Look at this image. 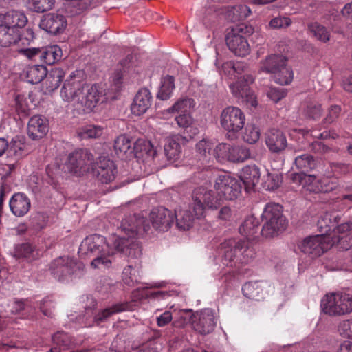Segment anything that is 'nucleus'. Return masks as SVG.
<instances>
[{"mask_svg": "<svg viewBox=\"0 0 352 352\" xmlns=\"http://www.w3.org/2000/svg\"><path fill=\"white\" fill-rule=\"evenodd\" d=\"M192 199L190 210L174 212L175 224L179 230H189L195 219H199L204 217L206 208L216 210L222 205L221 198L218 199L212 190H207L203 186L195 189Z\"/></svg>", "mask_w": 352, "mask_h": 352, "instance_id": "2", "label": "nucleus"}, {"mask_svg": "<svg viewBox=\"0 0 352 352\" xmlns=\"http://www.w3.org/2000/svg\"><path fill=\"white\" fill-rule=\"evenodd\" d=\"M254 81L252 74H245L239 77L235 82L230 84L229 87L233 96L239 103L245 104L252 107L258 104L256 98L250 85Z\"/></svg>", "mask_w": 352, "mask_h": 352, "instance_id": "10", "label": "nucleus"}, {"mask_svg": "<svg viewBox=\"0 0 352 352\" xmlns=\"http://www.w3.org/2000/svg\"><path fill=\"white\" fill-rule=\"evenodd\" d=\"M92 160L93 155L87 149H76L68 155L66 167L70 173L81 176L89 170Z\"/></svg>", "mask_w": 352, "mask_h": 352, "instance_id": "15", "label": "nucleus"}, {"mask_svg": "<svg viewBox=\"0 0 352 352\" xmlns=\"http://www.w3.org/2000/svg\"><path fill=\"white\" fill-rule=\"evenodd\" d=\"M19 53L27 57L29 60L41 61V47H29L21 49Z\"/></svg>", "mask_w": 352, "mask_h": 352, "instance_id": "55", "label": "nucleus"}, {"mask_svg": "<svg viewBox=\"0 0 352 352\" xmlns=\"http://www.w3.org/2000/svg\"><path fill=\"white\" fill-rule=\"evenodd\" d=\"M265 144L273 153H280L287 146L285 135L279 129H271L265 134Z\"/></svg>", "mask_w": 352, "mask_h": 352, "instance_id": "25", "label": "nucleus"}, {"mask_svg": "<svg viewBox=\"0 0 352 352\" xmlns=\"http://www.w3.org/2000/svg\"><path fill=\"white\" fill-rule=\"evenodd\" d=\"M332 245L329 238L324 234L305 237L298 243L300 251L311 259H315L327 252Z\"/></svg>", "mask_w": 352, "mask_h": 352, "instance_id": "12", "label": "nucleus"}, {"mask_svg": "<svg viewBox=\"0 0 352 352\" xmlns=\"http://www.w3.org/2000/svg\"><path fill=\"white\" fill-rule=\"evenodd\" d=\"M9 206L12 214L20 217L28 212L31 207V202L25 194L16 192L10 199Z\"/></svg>", "mask_w": 352, "mask_h": 352, "instance_id": "28", "label": "nucleus"}, {"mask_svg": "<svg viewBox=\"0 0 352 352\" xmlns=\"http://www.w3.org/2000/svg\"><path fill=\"white\" fill-rule=\"evenodd\" d=\"M338 331L342 337L352 339V319L341 321L338 326Z\"/></svg>", "mask_w": 352, "mask_h": 352, "instance_id": "54", "label": "nucleus"}, {"mask_svg": "<svg viewBox=\"0 0 352 352\" xmlns=\"http://www.w3.org/2000/svg\"><path fill=\"white\" fill-rule=\"evenodd\" d=\"M261 219L263 225L261 234L266 238L276 236L286 229V218L283 214V207L280 204H266Z\"/></svg>", "mask_w": 352, "mask_h": 352, "instance_id": "4", "label": "nucleus"}, {"mask_svg": "<svg viewBox=\"0 0 352 352\" xmlns=\"http://www.w3.org/2000/svg\"><path fill=\"white\" fill-rule=\"evenodd\" d=\"M14 253L16 257L25 258L30 261L36 259L39 255L38 250L28 243L18 245Z\"/></svg>", "mask_w": 352, "mask_h": 352, "instance_id": "42", "label": "nucleus"}, {"mask_svg": "<svg viewBox=\"0 0 352 352\" xmlns=\"http://www.w3.org/2000/svg\"><path fill=\"white\" fill-rule=\"evenodd\" d=\"M21 39L19 30L9 28L3 23L0 24V46L10 47Z\"/></svg>", "mask_w": 352, "mask_h": 352, "instance_id": "32", "label": "nucleus"}, {"mask_svg": "<svg viewBox=\"0 0 352 352\" xmlns=\"http://www.w3.org/2000/svg\"><path fill=\"white\" fill-rule=\"evenodd\" d=\"M294 164L302 173L309 172L313 170L316 165L314 157L307 153L297 156L295 158Z\"/></svg>", "mask_w": 352, "mask_h": 352, "instance_id": "46", "label": "nucleus"}, {"mask_svg": "<svg viewBox=\"0 0 352 352\" xmlns=\"http://www.w3.org/2000/svg\"><path fill=\"white\" fill-rule=\"evenodd\" d=\"M62 55L61 48L56 45L43 47L40 63L42 65H53L61 59Z\"/></svg>", "mask_w": 352, "mask_h": 352, "instance_id": "34", "label": "nucleus"}, {"mask_svg": "<svg viewBox=\"0 0 352 352\" xmlns=\"http://www.w3.org/2000/svg\"><path fill=\"white\" fill-rule=\"evenodd\" d=\"M308 30L318 41L326 43L329 41L330 32L327 28L318 22L311 23Z\"/></svg>", "mask_w": 352, "mask_h": 352, "instance_id": "48", "label": "nucleus"}, {"mask_svg": "<svg viewBox=\"0 0 352 352\" xmlns=\"http://www.w3.org/2000/svg\"><path fill=\"white\" fill-rule=\"evenodd\" d=\"M245 116L241 109L229 106L223 109L220 115V124L229 133L236 136L245 126Z\"/></svg>", "mask_w": 352, "mask_h": 352, "instance_id": "11", "label": "nucleus"}, {"mask_svg": "<svg viewBox=\"0 0 352 352\" xmlns=\"http://www.w3.org/2000/svg\"><path fill=\"white\" fill-rule=\"evenodd\" d=\"M103 133V128L98 125H87L81 129L78 135L81 139L98 138Z\"/></svg>", "mask_w": 352, "mask_h": 352, "instance_id": "49", "label": "nucleus"}, {"mask_svg": "<svg viewBox=\"0 0 352 352\" xmlns=\"http://www.w3.org/2000/svg\"><path fill=\"white\" fill-rule=\"evenodd\" d=\"M49 130L48 120L43 116H32L28 124V134L34 140L43 138Z\"/></svg>", "mask_w": 352, "mask_h": 352, "instance_id": "27", "label": "nucleus"}, {"mask_svg": "<svg viewBox=\"0 0 352 352\" xmlns=\"http://www.w3.org/2000/svg\"><path fill=\"white\" fill-rule=\"evenodd\" d=\"M180 138L175 136L167 139L164 145V152L168 160H176L181 153V146L179 142Z\"/></svg>", "mask_w": 352, "mask_h": 352, "instance_id": "43", "label": "nucleus"}, {"mask_svg": "<svg viewBox=\"0 0 352 352\" xmlns=\"http://www.w3.org/2000/svg\"><path fill=\"white\" fill-rule=\"evenodd\" d=\"M23 74L27 82L37 84L46 76L47 68L42 64L28 66L23 70Z\"/></svg>", "mask_w": 352, "mask_h": 352, "instance_id": "35", "label": "nucleus"}, {"mask_svg": "<svg viewBox=\"0 0 352 352\" xmlns=\"http://www.w3.org/2000/svg\"><path fill=\"white\" fill-rule=\"evenodd\" d=\"M153 227L159 231H168L175 222V213L162 206L153 208L149 214Z\"/></svg>", "mask_w": 352, "mask_h": 352, "instance_id": "21", "label": "nucleus"}, {"mask_svg": "<svg viewBox=\"0 0 352 352\" xmlns=\"http://www.w3.org/2000/svg\"><path fill=\"white\" fill-rule=\"evenodd\" d=\"M338 215L335 212H326L324 214L321 215L318 221L317 226L318 230L320 234H324L329 238V241H331L330 232L333 230H336L338 233V227L339 226H336L338 223Z\"/></svg>", "mask_w": 352, "mask_h": 352, "instance_id": "30", "label": "nucleus"}, {"mask_svg": "<svg viewBox=\"0 0 352 352\" xmlns=\"http://www.w3.org/2000/svg\"><path fill=\"white\" fill-rule=\"evenodd\" d=\"M93 175L102 184L113 182L117 174V168L113 162L108 157H102L91 166Z\"/></svg>", "mask_w": 352, "mask_h": 352, "instance_id": "20", "label": "nucleus"}, {"mask_svg": "<svg viewBox=\"0 0 352 352\" xmlns=\"http://www.w3.org/2000/svg\"><path fill=\"white\" fill-rule=\"evenodd\" d=\"M55 0H25L27 8L36 12H44L51 10Z\"/></svg>", "mask_w": 352, "mask_h": 352, "instance_id": "47", "label": "nucleus"}, {"mask_svg": "<svg viewBox=\"0 0 352 352\" xmlns=\"http://www.w3.org/2000/svg\"><path fill=\"white\" fill-rule=\"evenodd\" d=\"M110 248L106 242V239L100 234H91L87 236L82 242L79 248L78 253L82 255L97 254L107 252Z\"/></svg>", "mask_w": 352, "mask_h": 352, "instance_id": "22", "label": "nucleus"}, {"mask_svg": "<svg viewBox=\"0 0 352 352\" xmlns=\"http://www.w3.org/2000/svg\"><path fill=\"white\" fill-rule=\"evenodd\" d=\"M10 306V311L12 314H21L23 316L30 315L35 309L34 305L29 299H14Z\"/></svg>", "mask_w": 352, "mask_h": 352, "instance_id": "41", "label": "nucleus"}, {"mask_svg": "<svg viewBox=\"0 0 352 352\" xmlns=\"http://www.w3.org/2000/svg\"><path fill=\"white\" fill-rule=\"evenodd\" d=\"M295 178L307 190L314 193H328L339 186L338 179L333 175H324L318 179L312 175L296 174Z\"/></svg>", "mask_w": 352, "mask_h": 352, "instance_id": "8", "label": "nucleus"}, {"mask_svg": "<svg viewBox=\"0 0 352 352\" xmlns=\"http://www.w3.org/2000/svg\"><path fill=\"white\" fill-rule=\"evenodd\" d=\"M301 114L305 118L316 120L322 115L321 104L314 100H307L303 102L300 106Z\"/></svg>", "mask_w": 352, "mask_h": 352, "instance_id": "36", "label": "nucleus"}, {"mask_svg": "<svg viewBox=\"0 0 352 352\" xmlns=\"http://www.w3.org/2000/svg\"><path fill=\"white\" fill-rule=\"evenodd\" d=\"M175 89V78L173 76L167 75L161 80V86L157 94L158 99L165 100L168 99Z\"/></svg>", "mask_w": 352, "mask_h": 352, "instance_id": "44", "label": "nucleus"}, {"mask_svg": "<svg viewBox=\"0 0 352 352\" xmlns=\"http://www.w3.org/2000/svg\"><path fill=\"white\" fill-rule=\"evenodd\" d=\"M54 308V302L50 297L45 298L40 303L39 309L46 316H53V309Z\"/></svg>", "mask_w": 352, "mask_h": 352, "instance_id": "57", "label": "nucleus"}, {"mask_svg": "<svg viewBox=\"0 0 352 352\" xmlns=\"http://www.w3.org/2000/svg\"><path fill=\"white\" fill-rule=\"evenodd\" d=\"M214 188L220 197L234 200L241 194L242 186L241 181L224 173L217 178Z\"/></svg>", "mask_w": 352, "mask_h": 352, "instance_id": "16", "label": "nucleus"}, {"mask_svg": "<svg viewBox=\"0 0 352 352\" xmlns=\"http://www.w3.org/2000/svg\"><path fill=\"white\" fill-rule=\"evenodd\" d=\"M97 305L96 301L91 298L90 305L85 308V314L87 316H91L93 318L86 322V325L91 326L94 324H99L104 322L111 315L130 309L131 304L129 302L116 303L111 307L101 310L98 314L94 313V309Z\"/></svg>", "mask_w": 352, "mask_h": 352, "instance_id": "18", "label": "nucleus"}, {"mask_svg": "<svg viewBox=\"0 0 352 352\" xmlns=\"http://www.w3.org/2000/svg\"><path fill=\"white\" fill-rule=\"evenodd\" d=\"M177 125L183 129L190 127L193 123V118L191 113H181L175 117Z\"/></svg>", "mask_w": 352, "mask_h": 352, "instance_id": "59", "label": "nucleus"}, {"mask_svg": "<svg viewBox=\"0 0 352 352\" xmlns=\"http://www.w3.org/2000/svg\"><path fill=\"white\" fill-rule=\"evenodd\" d=\"M65 72L62 69L54 68L49 74L47 73L45 85L48 91H52L56 89L64 78Z\"/></svg>", "mask_w": 352, "mask_h": 352, "instance_id": "40", "label": "nucleus"}, {"mask_svg": "<svg viewBox=\"0 0 352 352\" xmlns=\"http://www.w3.org/2000/svg\"><path fill=\"white\" fill-rule=\"evenodd\" d=\"M120 235L115 239V250L131 258H138L142 254L139 243L135 239L142 236L150 230L148 221L143 217L133 215L124 219L121 223Z\"/></svg>", "mask_w": 352, "mask_h": 352, "instance_id": "1", "label": "nucleus"}, {"mask_svg": "<svg viewBox=\"0 0 352 352\" xmlns=\"http://www.w3.org/2000/svg\"><path fill=\"white\" fill-rule=\"evenodd\" d=\"M106 99L103 88L98 85H93L91 87H85V91H82L80 98H78V104L84 108V111L89 112Z\"/></svg>", "mask_w": 352, "mask_h": 352, "instance_id": "19", "label": "nucleus"}, {"mask_svg": "<svg viewBox=\"0 0 352 352\" xmlns=\"http://www.w3.org/2000/svg\"><path fill=\"white\" fill-rule=\"evenodd\" d=\"M280 177L276 174L267 173V179L265 182V186L269 190H274L280 186Z\"/></svg>", "mask_w": 352, "mask_h": 352, "instance_id": "60", "label": "nucleus"}, {"mask_svg": "<svg viewBox=\"0 0 352 352\" xmlns=\"http://www.w3.org/2000/svg\"><path fill=\"white\" fill-rule=\"evenodd\" d=\"M151 146L149 142H146L144 140L139 139L135 142L131 140L126 135L118 136L114 141V149L118 156L122 159L127 158L128 155H138V153L146 151L147 147Z\"/></svg>", "mask_w": 352, "mask_h": 352, "instance_id": "17", "label": "nucleus"}, {"mask_svg": "<svg viewBox=\"0 0 352 352\" xmlns=\"http://www.w3.org/2000/svg\"><path fill=\"white\" fill-rule=\"evenodd\" d=\"M320 306L324 314L331 316L349 314L352 312V295L344 292L327 294Z\"/></svg>", "mask_w": 352, "mask_h": 352, "instance_id": "6", "label": "nucleus"}, {"mask_svg": "<svg viewBox=\"0 0 352 352\" xmlns=\"http://www.w3.org/2000/svg\"><path fill=\"white\" fill-rule=\"evenodd\" d=\"M192 323L195 330L201 334L211 333L215 326L214 315L208 309L194 315Z\"/></svg>", "mask_w": 352, "mask_h": 352, "instance_id": "24", "label": "nucleus"}, {"mask_svg": "<svg viewBox=\"0 0 352 352\" xmlns=\"http://www.w3.org/2000/svg\"><path fill=\"white\" fill-rule=\"evenodd\" d=\"M173 318L172 314L169 311H166L157 318V324L159 327H164L168 324Z\"/></svg>", "mask_w": 352, "mask_h": 352, "instance_id": "64", "label": "nucleus"}, {"mask_svg": "<svg viewBox=\"0 0 352 352\" xmlns=\"http://www.w3.org/2000/svg\"><path fill=\"white\" fill-rule=\"evenodd\" d=\"M28 23L25 14L17 10H10L3 15V24L13 29L23 28Z\"/></svg>", "mask_w": 352, "mask_h": 352, "instance_id": "33", "label": "nucleus"}, {"mask_svg": "<svg viewBox=\"0 0 352 352\" xmlns=\"http://www.w3.org/2000/svg\"><path fill=\"white\" fill-rule=\"evenodd\" d=\"M50 269L52 275L58 280L62 281L80 271L82 263L72 257L60 256L51 263Z\"/></svg>", "mask_w": 352, "mask_h": 352, "instance_id": "14", "label": "nucleus"}, {"mask_svg": "<svg viewBox=\"0 0 352 352\" xmlns=\"http://www.w3.org/2000/svg\"><path fill=\"white\" fill-rule=\"evenodd\" d=\"M67 26L66 17L58 13H49L43 16L39 27L47 32L56 35L64 31Z\"/></svg>", "mask_w": 352, "mask_h": 352, "instance_id": "23", "label": "nucleus"}, {"mask_svg": "<svg viewBox=\"0 0 352 352\" xmlns=\"http://www.w3.org/2000/svg\"><path fill=\"white\" fill-rule=\"evenodd\" d=\"M292 24V20L287 16H278L271 19L269 25L273 29L286 28Z\"/></svg>", "mask_w": 352, "mask_h": 352, "instance_id": "56", "label": "nucleus"}, {"mask_svg": "<svg viewBox=\"0 0 352 352\" xmlns=\"http://www.w3.org/2000/svg\"><path fill=\"white\" fill-rule=\"evenodd\" d=\"M146 296L148 298L164 299L166 297L170 296V292H169V291H148L146 293Z\"/></svg>", "mask_w": 352, "mask_h": 352, "instance_id": "63", "label": "nucleus"}, {"mask_svg": "<svg viewBox=\"0 0 352 352\" xmlns=\"http://www.w3.org/2000/svg\"><path fill=\"white\" fill-rule=\"evenodd\" d=\"M137 267L138 265L135 264L134 267L129 265L124 268L122 272L123 281L130 287L134 286L138 283V279L135 276V273L138 272V270L135 269Z\"/></svg>", "mask_w": 352, "mask_h": 352, "instance_id": "52", "label": "nucleus"}, {"mask_svg": "<svg viewBox=\"0 0 352 352\" xmlns=\"http://www.w3.org/2000/svg\"><path fill=\"white\" fill-rule=\"evenodd\" d=\"M214 147L213 142L211 140L204 138L196 144L197 153L204 159H209L211 155V151Z\"/></svg>", "mask_w": 352, "mask_h": 352, "instance_id": "50", "label": "nucleus"}, {"mask_svg": "<svg viewBox=\"0 0 352 352\" xmlns=\"http://www.w3.org/2000/svg\"><path fill=\"white\" fill-rule=\"evenodd\" d=\"M115 250L109 248L107 252L95 254L96 257L91 261V266L94 269L106 270L111 266Z\"/></svg>", "mask_w": 352, "mask_h": 352, "instance_id": "37", "label": "nucleus"}, {"mask_svg": "<svg viewBox=\"0 0 352 352\" xmlns=\"http://www.w3.org/2000/svg\"><path fill=\"white\" fill-rule=\"evenodd\" d=\"M221 249L223 252V264L238 269L240 264L248 263L256 255L254 248L243 240L229 239L221 244Z\"/></svg>", "mask_w": 352, "mask_h": 352, "instance_id": "3", "label": "nucleus"}, {"mask_svg": "<svg viewBox=\"0 0 352 352\" xmlns=\"http://www.w3.org/2000/svg\"><path fill=\"white\" fill-rule=\"evenodd\" d=\"M342 113L341 107L339 105H331L327 110V115L323 120V124H331L335 122Z\"/></svg>", "mask_w": 352, "mask_h": 352, "instance_id": "53", "label": "nucleus"}, {"mask_svg": "<svg viewBox=\"0 0 352 352\" xmlns=\"http://www.w3.org/2000/svg\"><path fill=\"white\" fill-rule=\"evenodd\" d=\"M162 349V346L156 340H151L144 344L139 352H160Z\"/></svg>", "mask_w": 352, "mask_h": 352, "instance_id": "61", "label": "nucleus"}, {"mask_svg": "<svg viewBox=\"0 0 352 352\" xmlns=\"http://www.w3.org/2000/svg\"><path fill=\"white\" fill-rule=\"evenodd\" d=\"M242 292L245 297L255 300H260L264 298L261 281H250L245 283L242 287Z\"/></svg>", "mask_w": 352, "mask_h": 352, "instance_id": "38", "label": "nucleus"}, {"mask_svg": "<svg viewBox=\"0 0 352 352\" xmlns=\"http://www.w3.org/2000/svg\"><path fill=\"white\" fill-rule=\"evenodd\" d=\"M287 59L282 54H271L261 63V69L274 74V81L281 85L289 84L293 79V72L287 66Z\"/></svg>", "mask_w": 352, "mask_h": 352, "instance_id": "5", "label": "nucleus"}, {"mask_svg": "<svg viewBox=\"0 0 352 352\" xmlns=\"http://www.w3.org/2000/svg\"><path fill=\"white\" fill-rule=\"evenodd\" d=\"M287 94L286 89L284 88L271 87L267 91V96L274 102H278Z\"/></svg>", "mask_w": 352, "mask_h": 352, "instance_id": "58", "label": "nucleus"}, {"mask_svg": "<svg viewBox=\"0 0 352 352\" xmlns=\"http://www.w3.org/2000/svg\"><path fill=\"white\" fill-rule=\"evenodd\" d=\"M259 229L258 221L253 216H250L247 217L239 227V232L248 240H252L256 237L255 235Z\"/></svg>", "mask_w": 352, "mask_h": 352, "instance_id": "39", "label": "nucleus"}, {"mask_svg": "<svg viewBox=\"0 0 352 352\" xmlns=\"http://www.w3.org/2000/svg\"><path fill=\"white\" fill-rule=\"evenodd\" d=\"M196 104L194 99L185 97L178 100L170 109L169 111L173 113H191L192 110Z\"/></svg>", "mask_w": 352, "mask_h": 352, "instance_id": "45", "label": "nucleus"}, {"mask_svg": "<svg viewBox=\"0 0 352 352\" xmlns=\"http://www.w3.org/2000/svg\"><path fill=\"white\" fill-rule=\"evenodd\" d=\"M253 33L252 26L240 24L232 28L226 37L229 50L238 56H245L250 52V47L247 36Z\"/></svg>", "mask_w": 352, "mask_h": 352, "instance_id": "7", "label": "nucleus"}, {"mask_svg": "<svg viewBox=\"0 0 352 352\" xmlns=\"http://www.w3.org/2000/svg\"><path fill=\"white\" fill-rule=\"evenodd\" d=\"M153 102V96L146 88L140 89L133 99L131 106V113L140 116L145 113L151 107Z\"/></svg>", "mask_w": 352, "mask_h": 352, "instance_id": "26", "label": "nucleus"}, {"mask_svg": "<svg viewBox=\"0 0 352 352\" xmlns=\"http://www.w3.org/2000/svg\"><path fill=\"white\" fill-rule=\"evenodd\" d=\"M85 83L82 73L80 71L72 72L65 80L60 91V96L65 102H74L78 104L82 91H85Z\"/></svg>", "mask_w": 352, "mask_h": 352, "instance_id": "13", "label": "nucleus"}, {"mask_svg": "<svg viewBox=\"0 0 352 352\" xmlns=\"http://www.w3.org/2000/svg\"><path fill=\"white\" fill-rule=\"evenodd\" d=\"M260 177L261 172L259 168L255 164H251L243 168L239 181L243 182L246 190H248L254 188L258 183Z\"/></svg>", "mask_w": 352, "mask_h": 352, "instance_id": "29", "label": "nucleus"}, {"mask_svg": "<svg viewBox=\"0 0 352 352\" xmlns=\"http://www.w3.org/2000/svg\"><path fill=\"white\" fill-rule=\"evenodd\" d=\"M260 138V130L255 125H248L243 135V140L248 144H255Z\"/></svg>", "mask_w": 352, "mask_h": 352, "instance_id": "51", "label": "nucleus"}, {"mask_svg": "<svg viewBox=\"0 0 352 352\" xmlns=\"http://www.w3.org/2000/svg\"><path fill=\"white\" fill-rule=\"evenodd\" d=\"M311 136L318 139H336L338 137V135L334 131H324L322 133H318L316 131H311Z\"/></svg>", "mask_w": 352, "mask_h": 352, "instance_id": "62", "label": "nucleus"}, {"mask_svg": "<svg viewBox=\"0 0 352 352\" xmlns=\"http://www.w3.org/2000/svg\"><path fill=\"white\" fill-rule=\"evenodd\" d=\"M133 56L128 55L124 60H122L118 65L113 76V82L116 89L120 88L123 79L131 71L133 70L131 63Z\"/></svg>", "mask_w": 352, "mask_h": 352, "instance_id": "31", "label": "nucleus"}, {"mask_svg": "<svg viewBox=\"0 0 352 352\" xmlns=\"http://www.w3.org/2000/svg\"><path fill=\"white\" fill-rule=\"evenodd\" d=\"M213 155L220 163H242L250 157V151L244 146L219 143L213 150Z\"/></svg>", "mask_w": 352, "mask_h": 352, "instance_id": "9", "label": "nucleus"}]
</instances>
